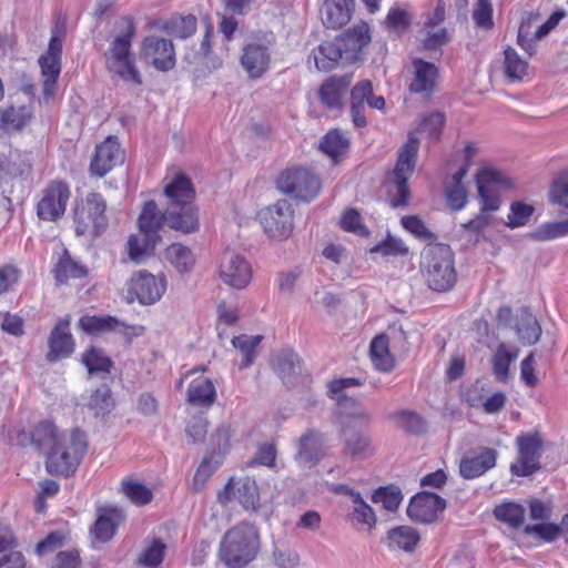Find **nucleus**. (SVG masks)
Here are the masks:
<instances>
[{
  "instance_id": "nucleus-1",
  "label": "nucleus",
  "mask_w": 568,
  "mask_h": 568,
  "mask_svg": "<svg viewBox=\"0 0 568 568\" xmlns=\"http://www.w3.org/2000/svg\"><path fill=\"white\" fill-rule=\"evenodd\" d=\"M116 26L119 33L104 52L105 68L124 82L139 87L143 83V80L131 50L136 31L135 23L131 17L125 16L116 22Z\"/></svg>"
},
{
  "instance_id": "nucleus-2",
  "label": "nucleus",
  "mask_w": 568,
  "mask_h": 568,
  "mask_svg": "<svg viewBox=\"0 0 568 568\" xmlns=\"http://www.w3.org/2000/svg\"><path fill=\"white\" fill-rule=\"evenodd\" d=\"M164 194L170 199L166 210V225L184 234L199 230L197 210L192 204L195 192L191 180L183 173H179L164 187Z\"/></svg>"
},
{
  "instance_id": "nucleus-3",
  "label": "nucleus",
  "mask_w": 568,
  "mask_h": 568,
  "mask_svg": "<svg viewBox=\"0 0 568 568\" xmlns=\"http://www.w3.org/2000/svg\"><path fill=\"white\" fill-rule=\"evenodd\" d=\"M260 549L258 529L242 521L223 535L219 546V559L226 568H245L257 557Z\"/></svg>"
},
{
  "instance_id": "nucleus-4",
  "label": "nucleus",
  "mask_w": 568,
  "mask_h": 568,
  "mask_svg": "<svg viewBox=\"0 0 568 568\" xmlns=\"http://www.w3.org/2000/svg\"><path fill=\"white\" fill-rule=\"evenodd\" d=\"M88 449L87 436L75 428L69 433H62L47 454L45 468L51 475L69 476L73 474L81 463Z\"/></svg>"
},
{
  "instance_id": "nucleus-5",
  "label": "nucleus",
  "mask_w": 568,
  "mask_h": 568,
  "mask_svg": "<svg viewBox=\"0 0 568 568\" xmlns=\"http://www.w3.org/2000/svg\"><path fill=\"white\" fill-rule=\"evenodd\" d=\"M420 268L433 291L447 292L457 281L454 253L448 245L435 244L427 247L422 254Z\"/></svg>"
},
{
  "instance_id": "nucleus-6",
  "label": "nucleus",
  "mask_w": 568,
  "mask_h": 568,
  "mask_svg": "<svg viewBox=\"0 0 568 568\" xmlns=\"http://www.w3.org/2000/svg\"><path fill=\"white\" fill-rule=\"evenodd\" d=\"M106 202L102 194L90 192L74 209V224L78 236H99L108 227Z\"/></svg>"
},
{
  "instance_id": "nucleus-7",
  "label": "nucleus",
  "mask_w": 568,
  "mask_h": 568,
  "mask_svg": "<svg viewBox=\"0 0 568 568\" xmlns=\"http://www.w3.org/2000/svg\"><path fill=\"white\" fill-rule=\"evenodd\" d=\"M418 148V139L409 135L407 142L399 150L397 163L392 174L395 187V195L390 200L393 207L405 206L408 203L409 189L407 182L415 169Z\"/></svg>"
},
{
  "instance_id": "nucleus-8",
  "label": "nucleus",
  "mask_w": 568,
  "mask_h": 568,
  "mask_svg": "<svg viewBox=\"0 0 568 568\" xmlns=\"http://www.w3.org/2000/svg\"><path fill=\"white\" fill-rule=\"evenodd\" d=\"M276 186L282 193L295 200L310 202L318 195L321 181L308 169L291 168L280 174Z\"/></svg>"
},
{
  "instance_id": "nucleus-9",
  "label": "nucleus",
  "mask_w": 568,
  "mask_h": 568,
  "mask_svg": "<svg viewBox=\"0 0 568 568\" xmlns=\"http://www.w3.org/2000/svg\"><path fill=\"white\" fill-rule=\"evenodd\" d=\"M294 211L287 200H278L258 213L260 223L268 237L276 241L288 239L293 232Z\"/></svg>"
},
{
  "instance_id": "nucleus-10",
  "label": "nucleus",
  "mask_w": 568,
  "mask_h": 568,
  "mask_svg": "<svg viewBox=\"0 0 568 568\" xmlns=\"http://www.w3.org/2000/svg\"><path fill=\"white\" fill-rule=\"evenodd\" d=\"M275 43L273 33L264 34L246 43L242 49L241 65L251 79L262 78L271 65V48Z\"/></svg>"
},
{
  "instance_id": "nucleus-11",
  "label": "nucleus",
  "mask_w": 568,
  "mask_h": 568,
  "mask_svg": "<svg viewBox=\"0 0 568 568\" xmlns=\"http://www.w3.org/2000/svg\"><path fill=\"white\" fill-rule=\"evenodd\" d=\"M70 187L65 182L52 181L43 190L37 205V215L42 221L55 222L65 212L70 199Z\"/></svg>"
},
{
  "instance_id": "nucleus-12",
  "label": "nucleus",
  "mask_w": 568,
  "mask_h": 568,
  "mask_svg": "<svg viewBox=\"0 0 568 568\" xmlns=\"http://www.w3.org/2000/svg\"><path fill=\"white\" fill-rule=\"evenodd\" d=\"M166 288V281L163 276H155L146 271L134 273L129 282L128 295L141 305L155 304Z\"/></svg>"
},
{
  "instance_id": "nucleus-13",
  "label": "nucleus",
  "mask_w": 568,
  "mask_h": 568,
  "mask_svg": "<svg viewBox=\"0 0 568 568\" xmlns=\"http://www.w3.org/2000/svg\"><path fill=\"white\" fill-rule=\"evenodd\" d=\"M476 184L481 204L480 210L487 214L498 211L500 206L498 186H508L507 179L497 170L483 168L476 174Z\"/></svg>"
},
{
  "instance_id": "nucleus-14",
  "label": "nucleus",
  "mask_w": 568,
  "mask_h": 568,
  "mask_svg": "<svg viewBox=\"0 0 568 568\" xmlns=\"http://www.w3.org/2000/svg\"><path fill=\"white\" fill-rule=\"evenodd\" d=\"M141 58L158 71L166 72L175 67V50L171 40L158 36L144 38Z\"/></svg>"
},
{
  "instance_id": "nucleus-15",
  "label": "nucleus",
  "mask_w": 568,
  "mask_h": 568,
  "mask_svg": "<svg viewBox=\"0 0 568 568\" xmlns=\"http://www.w3.org/2000/svg\"><path fill=\"white\" fill-rule=\"evenodd\" d=\"M518 463L510 466L515 476L526 477L540 468L542 440L538 435H524L517 438Z\"/></svg>"
},
{
  "instance_id": "nucleus-16",
  "label": "nucleus",
  "mask_w": 568,
  "mask_h": 568,
  "mask_svg": "<svg viewBox=\"0 0 568 568\" xmlns=\"http://www.w3.org/2000/svg\"><path fill=\"white\" fill-rule=\"evenodd\" d=\"M220 277L226 285L242 290L252 280V267L241 254L226 251L221 258Z\"/></svg>"
},
{
  "instance_id": "nucleus-17",
  "label": "nucleus",
  "mask_w": 568,
  "mask_h": 568,
  "mask_svg": "<svg viewBox=\"0 0 568 568\" xmlns=\"http://www.w3.org/2000/svg\"><path fill=\"white\" fill-rule=\"evenodd\" d=\"M446 508V500L437 494L422 491L416 494L407 507V515L414 521L432 524Z\"/></svg>"
},
{
  "instance_id": "nucleus-18",
  "label": "nucleus",
  "mask_w": 568,
  "mask_h": 568,
  "mask_svg": "<svg viewBox=\"0 0 568 568\" xmlns=\"http://www.w3.org/2000/svg\"><path fill=\"white\" fill-rule=\"evenodd\" d=\"M336 42L343 55V64L354 63L362 57L363 49L371 42L369 27L362 22L337 37Z\"/></svg>"
},
{
  "instance_id": "nucleus-19",
  "label": "nucleus",
  "mask_w": 568,
  "mask_h": 568,
  "mask_svg": "<svg viewBox=\"0 0 568 568\" xmlns=\"http://www.w3.org/2000/svg\"><path fill=\"white\" fill-rule=\"evenodd\" d=\"M49 351L45 358L49 363L69 357L74 351V341L70 332V320H59L48 339Z\"/></svg>"
},
{
  "instance_id": "nucleus-20",
  "label": "nucleus",
  "mask_w": 568,
  "mask_h": 568,
  "mask_svg": "<svg viewBox=\"0 0 568 568\" xmlns=\"http://www.w3.org/2000/svg\"><path fill=\"white\" fill-rule=\"evenodd\" d=\"M123 160L120 143L116 138L109 136L98 144L93 159L90 163V173L102 178Z\"/></svg>"
},
{
  "instance_id": "nucleus-21",
  "label": "nucleus",
  "mask_w": 568,
  "mask_h": 568,
  "mask_svg": "<svg viewBox=\"0 0 568 568\" xmlns=\"http://www.w3.org/2000/svg\"><path fill=\"white\" fill-rule=\"evenodd\" d=\"M413 78L409 83V91L415 94L429 97L436 89L438 79V69L432 62H427L420 58L412 61Z\"/></svg>"
},
{
  "instance_id": "nucleus-22",
  "label": "nucleus",
  "mask_w": 568,
  "mask_h": 568,
  "mask_svg": "<svg viewBox=\"0 0 568 568\" xmlns=\"http://www.w3.org/2000/svg\"><path fill=\"white\" fill-rule=\"evenodd\" d=\"M498 453L494 448L479 447L473 457H464L459 463V474L464 479H474L496 466Z\"/></svg>"
},
{
  "instance_id": "nucleus-23",
  "label": "nucleus",
  "mask_w": 568,
  "mask_h": 568,
  "mask_svg": "<svg viewBox=\"0 0 568 568\" xmlns=\"http://www.w3.org/2000/svg\"><path fill=\"white\" fill-rule=\"evenodd\" d=\"M351 82V74L328 78L323 82L318 91L321 102L329 109H341Z\"/></svg>"
},
{
  "instance_id": "nucleus-24",
  "label": "nucleus",
  "mask_w": 568,
  "mask_h": 568,
  "mask_svg": "<svg viewBox=\"0 0 568 568\" xmlns=\"http://www.w3.org/2000/svg\"><path fill=\"white\" fill-rule=\"evenodd\" d=\"M375 454L372 438L362 432L345 435L342 455L351 460H364Z\"/></svg>"
},
{
  "instance_id": "nucleus-25",
  "label": "nucleus",
  "mask_w": 568,
  "mask_h": 568,
  "mask_svg": "<svg viewBox=\"0 0 568 568\" xmlns=\"http://www.w3.org/2000/svg\"><path fill=\"white\" fill-rule=\"evenodd\" d=\"M323 447V435L315 429H307L298 439V450L295 459L301 465H312L318 462Z\"/></svg>"
},
{
  "instance_id": "nucleus-26",
  "label": "nucleus",
  "mask_w": 568,
  "mask_h": 568,
  "mask_svg": "<svg viewBox=\"0 0 568 568\" xmlns=\"http://www.w3.org/2000/svg\"><path fill=\"white\" fill-rule=\"evenodd\" d=\"M354 0H326L322 9V20L327 28H341L352 17Z\"/></svg>"
},
{
  "instance_id": "nucleus-27",
  "label": "nucleus",
  "mask_w": 568,
  "mask_h": 568,
  "mask_svg": "<svg viewBox=\"0 0 568 568\" xmlns=\"http://www.w3.org/2000/svg\"><path fill=\"white\" fill-rule=\"evenodd\" d=\"M138 224L142 234L161 240L159 232L163 224H166V212L161 213L155 201L149 200L142 207Z\"/></svg>"
},
{
  "instance_id": "nucleus-28",
  "label": "nucleus",
  "mask_w": 568,
  "mask_h": 568,
  "mask_svg": "<svg viewBox=\"0 0 568 568\" xmlns=\"http://www.w3.org/2000/svg\"><path fill=\"white\" fill-rule=\"evenodd\" d=\"M187 402L193 406L210 407L216 398V390L211 379L197 377L187 387Z\"/></svg>"
},
{
  "instance_id": "nucleus-29",
  "label": "nucleus",
  "mask_w": 568,
  "mask_h": 568,
  "mask_svg": "<svg viewBox=\"0 0 568 568\" xmlns=\"http://www.w3.org/2000/svg\"><path fill=\"white\" fill-rule=\"evenodd\" d=\"M274 371L285 384H292L302 372L300 356L293 351H282L273 363Z\"/></svg>"
},
{
  "instance_id": "nucleus-30",
  "label": "nucleus",
  "mask_w": 568,
  "mask_h": 568,
  "mask_svg": "<svg viewBox=\"0 0 568 568\" xmlns=\"http://www.w3.org/2000/svg\"><path fill=\"white\" fill-rule=\"evenodd\" d=\"M465 176L466 170L458 169L445 185L447 204L454 211H460L467 204L468 192L466 186L463 184Z\"/></svg>"
},
{
  "instance_id": "nucleus-31",
  "label": "nucleus",
  "mask_w": 568,
  "mask_h": 568,
  "mask_svg": "<svg viewBox=\"0 0 568 568\" xmlns=\"http://www.w3.org/2000/svg\"><path fill=\"white\" fill-rule=\"evenodd\" d=\"M336 40L325 41L313 50L316 68L320 71H331L339 63L343 64V55Z\"/></svg>"
},
{
  "instance_id": "nucleus-32",
  "label": "nucleus",
  "mask_w": 568,
  "mask_h": 568,
  "mask_svg": "<svg viewBox=\"0 0 568 568\" xmlns=\"http://www.w3.org/2000/svg\"><path fill=\"white\" fill-rule=\"evenodd\" d=\"M516 332L519 341L524 345H534L540 338L541 327L537 318L526 307L520 310Z\"/></svg>"
},
{
  "instance_id": "nucleus-33",
  "label": "nucleus",
  "mask_w": 568,
  "mask_h": 568,
  "mask_svg": "<svg viewBox=\"0 0 568 568\" xmlns=\"http://www.w3.org/2000/svg\"><path fill=\"white\" fill-rule=\"evenodd\" d=\"M122 519L116 510H106L99 515L90 531L94 539L106 542L112 539Z\"/></svg>"
},
{
  "instance_id": "nucleus-34",
  "label": "nucleus",
  "mask_w": 568,
  "mask_h": 568,
  "mask_svg": "<svg viewBox=\"0 0 568 568\" xmlns=\"http://www.w3.org/2000/svg\"><path fill=\"white\" fill-rule=\"evenodd\" d=\"M388 418L394 425L406 433L422 435L427 432L426 420L417 413L412 410H397L392 413Z\"/></svg>"
},
{
  "instance_id": "nucleus-35",
  "label": "nucleus",
  "mask_w": 568,
  "mask_h": 568,
  "mask_svg": "<svg viewBox=\"0 0 568 568\" xmlns=\"http://www.w3.org/2000/svg\"><path fill=\"white\" fill-rule=\"evenodd\" d=\"M387 539L390 548L410 552L419 541V534L413 527L399 526L388 531Z\"/></svg>"
},
{
  "instance_id": "nucleus-36",
  "label": "nucleus",
  "mask_w": 568,
  "mask_h": 568,
  "mask_svg": "<svg viewBox=\"0 0 568 568\" xmlns=\"http://www.w3.org/2000/svg\"><path fill=\"white\" fill-rule=\"evenodd\" d=\"M160 240L148 236L146 234L131 235L128 240V253L131 261L142 262L145 257L153 254V251Z\"/></svg>"
},
{
  "instance_id": "nucleus-37",
  "label": "nucleus",
  "mask_w": 568,
  "mask_h": 568,
  "mask_svg": "<svg viewBox=\"0 0 568 568\" xmlns=\"http://www.w3.org/2000/svg\"><path fill=\"white\" fill-rule=\"evenodd\" d=\"M165 258L179 273H189L195 264L192 251L181 243H173L165 250Z\"/></svg>"
},
{
  "instance_id": "nucleus-38",
  "label": "nucleus",
  "mask_w": 568,
  "mask_h": 568,
  "mask_svg": "<svg viewBox=\"0 0 568 568\" xmlns=\"http://www.w3.org/2000/svg\"><path fill=\"white\" fill-rule=\"evenodd\" d=\"M338 409L341 416L354 422L355 425L364 426L372 422V414L363 406V404L351 397H343L338 400Z\"/></svg>"
},
{
  "instance_id": "nucleus-39",
  "label": "nucleus",
  "mask_w": 568,
  "mask_h": 568,
  "mask_svg": "<svg viewBox=\"0 0 568 568\" xmlns=\"http://www.w3.org/2000/svg\"><path fill=\"white\" fill-rule=\"evenodd\" d=\"M234 499H236L245 509L255 510L260 500L256 481L250 477L235 481Z\"/></svg>"
},
{
  "instance_id": "nucleus-40",
  "label": "nucleus",
  "mask_w": 568,
  "mask_h": 568,
  "mask_svg": "<svg viewBox=\"0 0 568 568\" xmlns=\"http://www.w3.org/2000/svg\"><path fill=\"white\" fill-rule=\"evenodd\" d=\"M39 64L43 77V95L51 98L55 90V83L61 72V62L53 57L41 55Z\"/></svg>"
},
{
  "instance_id": "nucleus-41",
  "label": "nucleus",
  "mask_w": 568,
  "mask_h": 568,
  "mask_svg": "<svg viewBox=\"0 0 568 568\" xmlns=\"http://www.w3.org/2000/svg\"><path fill=\"white\" fill-rule=\"evenodd\" d=\"M262 341L261 335H246L242 334L240 336H235L232 339V344L234 348L239 349L242 353V361L240 363V369H245L251 366L257 355V347Z\"/></svg>"
},
{
  "instance_id": "nucleus-42",
  "label": "nucleus",
  "mask_w": 568,
  "mask_h": 568,
  "mask_svg": "<svg viewBox=\"0 0 568 568\" xmlns=\"http://www.w3.org/2000/svg\"><path fill=\"white\" fill-rule=\"evenodd\" d=\"M504 74L510 82H519L527 74L528 62L517 51L507 47L504 51Z\"/></svg>"
},
{
  "instance_id": "nucleus-43",
  "label": "nucleus",
  "mask_w": 568,
  "mask_h": 568,
  "mask_svg": "<svg viewBox=\"0 0 568 568\" xmlns=\"http://www.w3.org/2000/svg\"><path fill=\"white\" fill-rule=\"evenodd\" d=\"M352 503L353 509L348 515L349 520L367 530H372L377 521L374 509L363 499L362 495H355Z\"/></svg>"
},
{
  "instance_id": "nucleus-44",
  "label": "nucleus",
  "mask_w": 568,
  "mask_h": 568,
  "mask_svg": "<svg viewBox=\"0 0 568 568\" xmlns=\"http://www.w3.org/2000/svg\"><path fill=\"white\" fill-rule=\"evenodd\" d=\"M525 514V507L513 501L500 504L494 509L496 519L511 528H519L524 525Z\"/></svg>"
},
{
  "instance_id": "nucleus-45",
  "label": "nucleus",
  "mask_w": 568,
  "mask_h": 568,
  "mask_svg": "<svg viewBox=\"0 0 568 568\" xmlns=\"http://www.w3.org/2000/svg\"><path fill=\"white\" fill-rule=\"evenodd\" d=\"M369 354L377 369L388 372L393 368V358L389 354L388 338L386 335H378L372 341Z\"/></svg>"
},
{
  "instance_id": "nucleus-46",
  "label": "nucleus",
  "mask_w": 568,
  "mask_h": 568,
  "mask_svg": "<svg viewBox=\"0 0 568 568\" xmlns=\"http://www.w3.org/2000/svg\"><path fill=\"white\" fill-rule=\"evenodd\" d=\"M165 548L164 542L159 539L148 542L136 558L135 565L139 567L159 568L164 559Z\"/></svg>"
},
{
  "instance_id": "nucleus-47",
  "label": "nucleus",
  "mask_w": 568,
  "mask_h": 568,
  "mask_svg": "<svg viewBox=\"0 0 568 568\" xmlns=\"http://www.w3.org/2000/svg\"><path fill=\"white\" fill-rule=\"evenodd\" d=\"M55 425L50 422L39 423L32 432L31 440L38 449H51L60 440Z\"/></svg>"
},
{
  "instance_id": "nucleus-48",
  "label": "nucleus",
  "mask_w": 568,
  "mask_h": 568,
  "mask_svg": "<svg viewBox=\"0 0 568 568\" xmlns=\"http://www.w3.org/2000/svg\"><path fill=\"white\" fill-rule=\"evenodd\" d=\"M30 115L26 108L10 106L0 111V129L3 131L21 130L28 122Z\"/></svg>"
},
{
  "instance_id": "nucleus-49",
  "label": "nucleus",
  "mask_w": 568,
  "mask_h": 568,
  "mask_svg": "<svg viewBox=\"0 0 568 568\" xmlns=\"http://www.w3.org/2000/svg\"><path fill=\"white\" fill-rule=\"evenodd\" d=\"M118 318L113 316H82L79 326L87 333L100 334L106 332H115Z\"/></svg>"
},
{
  "instance_id": "nucleus-50",
  "label": "nucleus",
  "mask_w": 568,
  "mask_h": 568,
  "mask_svg": "<svg viewBox=\"0 0 568 568\" xmlns=\"http://www.w3.org/2000/svg\"><path fill=\"white\" fill-rule=\"evenodd\" d=\"M89 408L95 416H104L114 407L111 389L108 385H101L90 396Z\"/></svg>"
},
{
  "instance_id": "nucleus-51",
  "label": "nucleus",
  "mask_w": 568,
  "mask_h": 568,
  "mask_svg": "<svg viewBox=\"0 0 568 568\" xmlns=\"http://www.w3.org/2000/svg\"><path fill=\"white\" fill-rule=\"evenodd\" d=\"M549 197L552 204L559 205L568 213V171H561L554 178Z\"/></svg>"
},
{
  "instance_id": "nucleus-52",
  "label": "nucleus",
  "mask_w": 568,
  "mask_h": 568,
  "mask_svg": "<svg viewBox=\"0 0 568 568\" xmlns=\"http://www.w3.org/2000/svg\"><path fill=\"white\" fill-rule=\"evenodd\" d=\"M82 363L88 368L89 374L109 373L112 361L104 353L95 347H91L82 355Z\"/></svg>"
},
{
  "instance_id": "nucleus-53",
  "label": "nucleus",
  "mask_w": 568,
  "mask_h": 568,
  "mask_svg": "<svg viewBox=\"0 0 568 568\" xmlns=\"http://www.w3.org/2000/svg\"><path fill=\"white\" fill-rule=\"evenodd\" d=\"M164 30L180 39H185L196 31V19L194 16L178 17L165 23Z\"/></svg>"
},
{
  "instance_id": "nucleus-54",
  "label": "nucleus",
  "mask_w": 568,
  "mask_h": 568,
  "mask_svg": "<svg viewBox=\"0 0 568 568\" xmlns=\"http://www.w3.org/2000/svg\"><path fill=\"white\" fill-rule=\"evenodd\" d=\"M55 280L65 283L70 278H81L87 275L83 266L73 261L70 256L62 257L54 270Z\"/></svg>"
},
{
  "instance_id": "nucleus-55",
  "label": "nucleus",
  "mask_w": 568,
  "mask_h": 568,
  "mask_svg": "<svg viewBox=\"0 0 568 568\" xmlns=\"http://www.w3.org/2000/svg\"><path fill=\"white\" fill-rule=\"evenodd\" d=\"M566 235H568V219L559 222L544 223L530 234V237L536 241H549Z\"/></svg>"
},
{
  "instance_id": "nucleus-56",
  "label": "nucleus",
  "mask_w": 568,
  "mask_h": 568,
  "mask_svg": "<svg viewBox=\"0 0 568 568\" xmlns=\"http://www.w3.org/2000/svg\"><path fill=\"white\" fill-rule=\"evenodd\" d=\"M402 499L400 490L394 486L379 487L372 494V500L376 504L381 503L388 511H395L399 507Z\"/></svg>"
},
{
  "instance_id": "nucleus-57",
  "label": "nucleus",
  "mask_w": 568,
  "mask_h": 568,
  "mask_svg": "<svg viewBox=\"0 0 568 568\" xmlns=\"http://www.w3.org/2000/svg\"><path fill=\"white\" fill-rule=\"evenodd\" d=\"M348 148V140L337 130L329 131L321 142V150L335 159Z\"/></svg>"
},
{
  "instance_id": "nucleus-58",
  "label": "nucleus",
  "mask_w": 568,
  "mask_h": 568,
  "mask_svg": "<svg viewBox=\"0 0 568 568\" xmlns=\"http://www.w3.org/2000/svg\"><path fill=\"white\" fill-rule=\"evenodd\" d=\"M123 494L136 505H146L153 498L152 491L141 483L124 479L121 484Z\"/></svg>"
},
{
  "instance_id": "nucleus-59",
  "label": "nucleus",
  "mask_w": 568,
  "mask_h": 568,
  "mask_svg": "<svg viewBox=\"0 0 568 568\" xmlns=\"http://www.w3.org/2000/svg\"><path fill=\"white\" fill-rule=\"evenodd\" d=\"M517 357L509 353L504 345H500L493 357V369L498 381H506L509 373V366Z\"/></svg>"
},
{
  "instance_id": "nucleus-60",
  "label": "nucleus",
  "mask_w": 568,
  "mask_h": 568,
  "mask_svg": "<svg viewBox=\"0 0 568 568\" xmlns=\"http://www.w3.org/2000/svg\"><path fill=\"white\" fill-rule=\"evenodd\" d=\"M523 532L527 536H535L545 542H554L559 538V529L557 524L540 523L535 525H526Z\"/></svg>"
},
{
  "instance_id": "nucleus-61",
  "label": "nucleus",
  "mask_w": 568,
  "mask_h": 568,
  "mask_svg": "<svg viewBox=\"0 0 568 568\" xmlns=\"http://www.w3.org/2000/svg\"><path fill=\"white\" fill-rule=\"evenodd\" d=\"M339 225L344 231L359 236H367L369 234L368 229L363 224L359 212L355 209H348L344 212Z\"/></svg>"
},
{
  "instance_id": "nucleus-62",
  "label": "nucleus",
  "mask_w": 568,
  "mask_h": 568,
  "mask_svg": "<svg viewBox=\"0 0 568 568\" xmlns=\"http://www.w3.org/2000/svg\"><path fill=\"white\" fill-rule=\"evenodd\" d=\"M532 213L534 207L531 205H527L521 202H515L510 205V212L508 214V221L506 224L510 229L524 226L528 223Z\"/></svg>"
},
{
  "instance_id": "nucleus-63",
  "label": "nucleus",
  "mask_w": 568,
  "mask_h": 568,
  "mask_svg": "<svg viewBox=\"0 0 568 568\" xmlns=\"http://www.w3.org/2000/svg\"><path fill=\"white\" fill-rule=\"evenodd\" d=\"M444 123V113L433 112L423 119L419 131L432 139H438Z\"/></svg>"
},
{
  "instance_id": "nucleus-64",
  "label": "nucleus",
  "mask_w": 568,
  "mask_h": 568,
  "mask_svg": "<svg viewBox=\"0 0 568 568\" xmlns=\"http://www.w3.org/2000/svg\"><path fill=\"white\" fill-rule=\"evenodd\" d=\"M493 8L489 0H476L473 19L477 27L489 29L493 27Z\"/></svg>"
}]
</instances>
